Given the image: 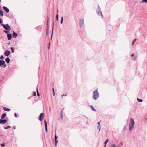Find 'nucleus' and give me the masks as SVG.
Returning <instances> with one entry per match:
<instances>
[{
    "label": "nucleus",
    "instance_id": "nucleus-1",
    "mask_svg": "<svg viewBox=\"0 0 147 147\" xmlns=\"http://www.w3.org/2000/svg\"><path fill=\"white\" fill-rule=\"evenodd\" d=\"M129 126V131H131L133 129L134 127L135 122L134 119L132 118H131Z\"/></svg>",
    "mask_w": 147,
    "mask_h": 147
},
{
    "label": "nucleus",
    "instance_id": "nucleus-2",
    "mask_svg": "<svg viewBox=\"0 0 147 147\" xmlns=\"http://www.w3.org/2000/svg\"><path fill=\"white\" fill-rule=\"evenodd\" d=\"M99 97V93L97 91V90H96L93 91V98L96 100Z\"/></svg>",
    "mask_w": 147,
    "mask_h": 147
},
{
    "label": "nucleus",
    "instance_id": "nucleus-3",
    "mask_svg": "<svg viewBox=\"0 0 147 147\" xmlns=\"http://www.w3.org/2000/svg\"><path fill=\"white\" fill-rule=\"evenodd\" d=\"M1 25L3 26L4 29L7 30L9 31L11 30V28L10 27L8 24H1Z\"/></svg>",
    "mask_w": 147,
    "mask_h": 147
},
{
    "label": "nucleus",
    "instance_id": "nucleus-4",
    "mask_svg": "<svg viewBox=\"0 0 147 147\" xmlns=\"http://www.w3.org/2000/svg\"><path fill=\"white\" fill-rule=\"evenodd\" d=\"M7 66L6 64L5 63V61L3 60H0V66L5 68Z\"/></svg>",
    "mask_w": 147,
    "mask_h": 147
},
{
    "label": "nucleus",
    "instance_id": "nucleus-5",
    "mask_svg": "<svg viewBox=\"0 0 147 147\" xmlns=\"http://www.w3.org/2000/svg\"><path fill=\"white\" fill-rule=\"evenodd\" d=\"M97 14H98V15L100 16L101 15L102 16V18H103V16L102 15V11H101V9L99 5H98V8L97 9Z\"/></svg>",
    "mask_w": 147,
    "mask_h": 147
},
{
    "label": "nucleus",
    "instance_id": "nucleus-6",
    "mask_svg": "<svg viewBox=\"0 0 147 147\" xmlns=\"http://www.w3.org/2000/svg\"><path fill=\"white\" fill-rule=\"evenodd\" d=\"M84 24V20L83 19H81L79 20V25L80 27L83 26Z\"/></svg>",
    "mask_w": 147,
    "mask_h": 147
},
{
    "label": "nucleus",
    "instance_id": "nucleus-7",
    "mask_svg": "<svg viewBox=\"0 0 147 147\" xmlns=\"http://www.w3.org/2000/svg\"><path fill=\"white\" fill-rule=\"evenodd\" d=\"M44 114L43 113H41L39 115V120L40 121H42L43 120Z\"/></svg>",
    "mask_w": 147,
    "mask_h": 147
},
{
    "label": "nucleus",
    "instance_id": "nucleus-8",
    "mask_svg": "<svg viewBox=\"0 0 147 147\" xmlns=\"http://www.w3.org/2000/svg\"><path fill=\"white\" fill-rule=\"evenodd\" d=\"M7 121L6 119H0V124H4Z\"/></svg>",
    "mask_w": 147,
    "mask_h": 147
},
{
    "label": "nucleus",
    "instance_id": "nucleus-9",
    "mask_svg": "<svg viewBox=\"0 0 147 147\" xmlns=\"http://www.w3.org/2000/svg\"><path fill=\"white\" fill-rule=\"evenodd\" d=\"M10 51L9 50L6 51L4 53V55L6 56H8L10 54Z\"/></svg>",
    "mask_w": 147,
    "mask_h": 147
},
{
    "label": "nucleus",
    "instance_id": "nucleus-10",
    "mask_svg": "<svg viewBox=\"0 0 147 147\" xmlns=\"http://www.w3.org/2000/svg\"><path fill=\"white\" fill-rule=\"evenodd\" d=\"M4 10L7 13L9 12V9L5 6H3V7Z\"/></svg>",
    "mask_w": 147,
    "mask_h": 147
},
{
    "label": "nucleus",
    "instance_id": "nucleus-11",
    "mask_svg": "<svg viewBox=\"0 0 147 147\" xmlns=\"http://www.w3.org/2000/svg\"><path fill=\"white\" fill-rule=\"evenodd\" d=\"M49 16H48L47 17V30H48V25L49 22Z\"/></svg>",
    "mask_w": 147,
    "mask_h": 147
},
{
    "label": "nucleus",
    "instance_id": "nucleus-12",
    "mask_svg": "<svg viewBox=\"0 0 147 147\" xmlns=\"http://www.w3.org/2000/svg\"><path fill=\"white\" fill-rule=\"evenodd\" d=\"M7 36L8 39L9 40H11L12 38V34H8Z\"/></svg>",
    "mask_w": 147,
    "mask_h": 147
},
{
    "label": "nucleus",
    "instance_id": "nucleus-13",
    "mask_svg": "<svg viewBox=\"0 0 147 147\" xmlns=\"http://www.w3.org/2000/svg\"><path fill=\"white\" fill-rule=\"evenodd\" d=\"M18 36V34L16 33L14 31H13V38H15L17 37Z\"/></svg>",
    "mask_w": 147,
    "mask_h": 147
},
{
    "label": "nucleus",
    "instance_id": "nucleus-14",
    "mask_svg": "<svg viewBox=\"0 0 147 147\" xmlns=\"http://www.w3.org/2000/svg\"><path fill=\"white\" fill-rule=\"evenodd\" d=\"M6 116V114L5 113H3L2 115V116H1V119H3Z\"/></svg>",
    "mask_w": 147,
    "mask_h": 147
},
{
    "label": "nucleus",
    "instance_id": "nucleus-15",
    "mask_svg": "<svg viewBox=\"0 0 147 147\" xmlns=\"http://www.w3.org/2000/svg\"><path fill=\"white\" fill-rule=\"evenodd\" d=\"M5 60L6 62L7 63H9L10 62V59L9 57H7Z\"/></svg>",
    "mask_w": 147,
    "mask_h": 147
},
{
    "label": "nucleus",
    "instance_id": "nucleus-16",
    "mask_svg": "<svg viewBox=\"0 0 147 147\" xmlns=\"http://www.w3.org/2000/svg\"><path fill=\"white\" fill-rule=\"evenodd\" d=\"M3 109L4 111H9L10 110V109L8 108L5 107H4Z\"/></svg>",
    "mask_w": 147,
    "mask_h": 147
},
{
    "label": "nucleus",
    "instance_id": "nucleus-17",
    "mask_svg": "<svg viewBox=\"0 0 147 147\" xmlns=\"http://www.w3.org/2000/svg\"><path fill=\"white\" fill-rule=\"evenodd\" d=\"M109 140L108 139H107L104 142V146L106 147L107 144Z\"/></svg>",
    "mask_w": 147,
    "mask_h": 147
},
{
    "label": "nucleus",
    "instance_id": "nucleus-18",
    "mask_svg": "<svg viewBox=\"0 0 147 147\" xmlns=\"http://www.w3.org/2000/svg\"><path fill=\"white\" fill-rule=\"evenodd\" d=\"M58 137L57 136H56V130L55 131V140H57V139L58 138Z\"/></svg>",
    "mask_w": 147,
    "mask_h": 147
},
{
    "label": "nucleus",
    "instance_id": "nucleus-19",
    "mask_svg": "<svg viewBox=\"0 0 147 147\" xmlns=\"http://www.w3.org/2000/svg\"><path fill=\"white\" fill-rule=\"evenodd\" d=\"M90 107L92 110L93 111L96 112V110L94 108L92 105H91Z\"/></svg>",
    "mask_w": 147,
    "mask_h": 147
},
{
    "label": "nucleus",
    "instance_id": "nucleus-20",
    "mask_svg": "<svg viewBox=\"0 0 147 147\" xmlns=\"http://www.w3.org/2000/svg\"><path fill=\"white\" fill-rule=\"evenodd\" d=\"M0 15L2 16H3V13L2 10H0Z\"/></svg>",
    "mask_w": 147,
    "mask_h": 147
},
{
    "label": "nucleus",
    "instance_id": "nucleus-21",
    "mask_svg": "<svg viewBox=\"0 0 147 147\" xmlns=\"http://www.w3.org/2000/svg\"><path fill=\"white\" fill-rule=\"evenodd\" d=\"M52 34L53 33V30L54 29V21H53V24H52Z\"/></svg>",
    "mask_w": 147,
    "mask_h": 147
},
{
    "label": "nucleus",
    "instance_id": "nucleus-22",
    "mask_svg": "<svg viewBox=\"0 0 147 147\" xmlns=\"http://www.w3.org/2000/svg\"><path fill=\"white\" fill-rule=\"evenodd\" d=\"M137 100L139 102H142L143 100L142 99H139L138 98H137Z\"/></svg>",
    "mask_w": 147,
    "mask_h": 147
},
{
    "label": "nucleus",
    "instance_id": "nucleus-23",
    "mask_svg": "<svg viewBox=\"0 0 147 147\" xmlns=\"http://www.w3.org/2000/svg\"><path fill=\"white\" fill-rule=\"evenodd\" d=\"M45 124V126H47V122L46 121V120L45 119L44 120Z\"/></svg>",
    "mask_w": 147,
    "mask_h": 147
},
{
    "label": "nucleus",
    "instance_id": "nucleus-24",
    "mask_svg": "<svg viewBox=\"0 0 147 147\" xmlns=\"http://www.w3.org/2000/svg\"><path fill=\"white\" fill-rule=\"evenodd\" d=\"M3 32H4L6 33V34H9V31H8V30H4L3 31Z\"/></svg>",
    "mask_w": 147,
    "mask_h": 147
},
{
    "label": "nucleus",
    "instance_id": "nucleus-25",
    "mask_svg": "<svg viewBox=\"0 0 147 147\" xmlns=\"http://www.w3.org/2000/svg\"><path fill=\"white\" fill-rule=\"evenodd\" d=\"M63 17H61V24H62L63 23Z\"/></svg>",
    "mask_w": 147,
    "mask_h": 147
},
{
    "label": "nucleus",
    "instance_id": "nucleus-26",
    "mask_svg": "<svg viewBox=\"0 0 147 147\" xmlns=\"http://www.w3.org/2000/svg\"><path fill=\"white\" fill-rule=\"evenodd\" d=\"M101 126L100 125H98L97 126V129H99V131H100L101 129Z\"/></svg>",
    "mask_w": 147,
    "mask_h": 147
},
{
    "label": "nucleus",
    "instance_id": "nucleus-27",
    "mask_svg": "<svg viewBox=\"0 0 147 147\" xmlns=\"http://www.w3.org/2000/svg\"><path fill=\"white\" fill-rule=\"evenodd\" d=\"M11 52L12 53H14V48L13 47H11Z\"/></svg>",
    "mask_w": 147,
    "mask_h": 147
},
{
    "label": "nucleus",
    "instance_id": "nucleus-28",
    "mask_svg": "<svg viewBox=\"0 0 147 147\" xmlns=\"http://www.w3.org/2000/svg\"><path fill=\"white\" fill-rule=\"evenodd\" d=\"M11 127V126H8L7 127H4V129H7L8 128H10Z\"/></svg>",
    "mask_w": 147,
    "mask_h": 147
},
{
    "label": "nucleus",
    "instance_id": "nucleus-29",
    "mask_svg": "<svg viewBox=\"0 0 147 147\" xmlns=\"http://www.w3.org/2000/svg\"><path fill=\"white\" fill-rule=\"evenodd\" d=\"M36 92H37V95L38 96H40V94H39V93L38 89H37Z\"/></svg>",
    "mask_w": 147,
    "mask_h": 147
},
{
    "label": "nucleus",
    "instance_id": "nucleus-30",
    "mask_svg": "<svg viewBox=\"0 0 147 147\" xmlns=\"http://www.w3.org/2000/svg\"><path fill=\"white\" fill-rule=\"evenodd\" d=\"M56 21H58V14L57 13L56 15Z\"/></svg>",
    "mask_w": 147,
    "mask_h": 147
},
{
    "label": "nucleus",
    "instance_id": "nucleus-31",
    "mask_svg": "<svg viewBox=\"0 0 147 147\" xmlns=\"http://www.w3.org/2000/svg\"><path fill=\"white\" fill-rule=\"evenodd\" d=\"M52 90H53V96H54L55 95V92H54V89L53 88H52Z\"/></svg>",
    "mask_w": 147,
    "mask_h": 147
},
{
    "label": "nucleus",
    "instance_id": "nucleus-32",
    "mask_svg": "<svg viewBox=\"0 0 147 147\" xmlns=\"http://www.w3.org/2000/svg\"><path fill=\"white\" fill-rule=\"evenodd\" d=\"M110 147H117V146L115 144H111V145Z\"/></svg>",
    "mask_w": 147,
    "mask_h": 147
},
{
    "label": "nucleus",
    "instance_id": "nucleus-33",
    "mask_svg": "<svg viewBox=\"0 0 147 147\" xmlns=\"http://www.w3.org/2000/svg\"><path fill=\"white\" fill-rule=\"evenodd\" d=\"M136 40H137L136 39H135L134 40V41H133L132 43V45H134V43L135 42V41Z\"/></svg>",
    "mask_w": 147,
    "mask_h": 147
},
{
    "label": "nucleus",
    "instance_id": "nucleus-34",
    "mask_svg": "<svg viewBox=\"0 0 147 147\" xmlns=\"http://www.w3.org/2000/svg\"><path fill=\"white\" fill-rule=\"evenodd\" d=\"M55 146H57V144L58 142V141L57 140H55Z\"/></svg>",
    "mask_w": 147,
    "mask_h": 147
},
{
    "label": "nucleus",
    "instance_id": "nucleus-35",
    "mask_svg": "<svg viewBox=\"0 0 147 147\" xmlns=\"http://www.w3.org/2000/svg\"><path fill=\"white\" fill-rule=\"evenodd\" d=\"M33 95L34 96H35L36 95V93L34 91L33 92Z\"/></svg>",
    "mask_w": 147,
    "mask_h": 147
},
{
    "label": "nucleus",
    "instance_id": "nucleus-36",
    "mask_svg": "<svg viewBox=\"0 0 147 147\" xmlns=\"http://www.w3.org/2000/svg\"><path fill=\"white\" fill-rule=\"evenodd\" d=\"M142 2H145V3H146L147 2V0H142Z\"/></svg>",
    "mask_w": 147,
    "mask_h": 147
},
{
    "label": "nucleus",
    "instance_id": "nucleus-37",
    "mask_svg": "<svg viewBox=\"0 0 147 147\" xmlns=\"http://www.w3.org/2000/svg\"><path fill=\"white\" fill-rule=\"evenodd\" d=\"M1 146H5V143H3V144H1Z\"/></svg>",
    "mask_w": 147,
    "mask_h": 147
},
{
    "label": "nucleus",
    "instance_id": "nucleus-38",
    "mask_svg": "<svg viewBox=\"0 0 147 147\" xmlns=\"http://www.w3.org/2000/svg\"><path fill=\"white\" fill-rule=\"evenodd\" d=\"M45 130H46V132H47L48 131V130H47V126H45Z\"/></svg>",
    "mask_w": 147,
    "mask_h": 147
},
{
    "label": "nucleus",
    "instance_id": "nucleus-39",
    "mask_svg": "<svg viewBox=\"0 0 147 147\" xmlns=\"http://www.w3.org/2000/svg\"><path fill=\"white\" fill-rule=\"evenodd\" d=\"M3 58H4V57H3V56L2 55L0 56V59H3Z\"/></svg>",
    "mask_w": 147,
    "mask_h": 147
},
{
    "label": "nucleus",
    "instance_id": "nucleus-40",
    "mask_svg": "<svg viewBox=\"0 0 147 147\" xmlns=\"http://www.w3.org/2000/svg\"><path fill=\"white\" fill-rule=\"evenodd\" d=\"M101 122V121H100L99 122H98V125H100V123Z\"/></svg>",
    "mask_w": 147,
    "mask_h": 147
},
{
    "label": "nucleus",
    "instance_id": "nucleus-41",
    "mask_svg": "<svg viewBox=\"0 0 147 147\" xmlns=\"http://www.w3.org/2000/svg\"><path fill=\"white\" fill-rule=\"evenodd\" d=\"M64 109V108H63V109H62V110H61V116L62 115H63V114H62V112H63V110Z\"/></svg>",
    "mask_w": 147,
    "mask_h": 147
},
{
    "label": "nucleus",
    "instance_id": "nucleus-42",
    "mask_svg": "<svg viewBox=\"0 0 147 147\" xmlns=\"http://www.w3.org/2000/svg\"><path fill=\"white\" fill-rule=\"evenodd\" d=\"M3 22L2 19L1 18H0V24H1Z\"/></svg>",
    "mask_w": 147,
    "mask_h": 147
},
{
    "label": "nucleus",
    "instance_id": "nucleus-43",
    "mask_svg": "<svg viewBox=\"0 0 147 147\" xmlns=\"http://www.w3.org/2000/svg\"><path fill=\"white\" fill-rule=\"evenodd\" d=\"M17 114H16V113H14V116L15 117H17Z\"/></svg>",
    "mask_w": 147,
    "mask_h": 147
},
{
    "label": "nucleus",
    "instance_id": "nucleus-44",
    "mask_svg": "<svg viewBox=\"0 0 147 147\" xmlns=\"http://www.w3.org/2000/svg\"><path fill=\"white\" fill-rule=\"evenodd\" d=\"M67 96V94H63V95H61V96H62V97H63V96Z\"/></svg>",
    "mask_w": 147,
    "mask_h": 147
},
{
    "label": "nucleus",
    "instance_id": "nucleus-45",
    "mask_svg": "<svg viewBox=\"0 0 147 147\" xmlns=\"http://www.w3.org/2000/svg\"><path fill=\"white\" fill-rule=\"evenodd\" d=\"M50 43L49 42V46H48V49H50Z\"/></svg>",
    "mask_w": 147,
    "mask_h": 147
},
{
    "label": "nucleus",
    "instance_id": "nucleus-46",
    "mask_svg": "<svg viewBox=\"0 0 147 147\" xmlns=\"http://www.w3.org/2000/svg\"><path fill=\"white\" fill-rule=\"evenodd\" d=\"M125 128H126V126H125L124 128H123V130H124L125 129Z\"/></svg>",
    "mask_w": 147,
    "mask_h": 147
},
{
    "label": "nucleus",
    "instance_id": "nucleus-47",
    "mask_svg": "<svg viewBox=\"0 0 147 147\" xmlns=\"http://www.w3.org/2000/svg\"><path fill=\"white\" fill-rule=\"evenodd\" d=\"M134 55L133 54H132L131 55V57H133Z\"/></svg>",
    "mask_w": 147,
    "mask_h": 147
},
{
    "label": "nucleus",
    "instance_id": "nucleus-48",
    "mask_svg": "<svg viewBox=\"0 0 147 147\" xmlns=\"http://www.w3.org/2000/svg\"><path fill=\"white\" fill-rule=\"evenodd\" d=\"M61 119H62L63 118V115H62L61 116Z\"/></svg>",
    "mask_w": 147,
    "mask_h": 147
},
{
    "label": "nucleus",
    "instance_id": "nucleus-49",
    "mask_svg": "<svg viewBox=\"0 0 147 147\" xmlns=\"http://www.w3.org/2000/svg\"><path fill=\"white\" fill-rule=\"evenodd\" d=\"M120 144H121V146L123 145V144H122V143H121H121H120Z\"/></svg>",
    "mask_w": 147,
    "mask_h": 147
},
{
    "label": "nucleus",
    "instance_id": "nucleus-50",
    "mask_svg": "<svg viewBox=\"0 0 147 147\" xmlns=\"http://www.w3.org/2000/svg\"><path fill=\"white\" fill-rule=\"evenodd\" d=\"M10 44V42H9V43H8V45H9V44Z\"/></svg>",
    "mask_w": 147,
    "mask_h": 147
},
{
    "label": "nucleus",
    "instance_id": "nucleus-51",
    "mask_svg": "<svg viewBox=\"0 0 147 147\" xmlns=\"http://www.w3.org/2000/svg\"><path fill=\"white\" fill-rule=\"evenodd\" d=\"M57 13L58 12V10H57Z\"/></svg>",
    "mask_w": 147,
    "mask_h": 147
},
{
    "label": "nucleus",
    "instance_id": "nucleus-52",
    "mask_svg": "<svg viewBox=\"0 0 147 147\" xmlns=\"http://www.w3.org/2000/svg\"><path fill=\"white\" fill-rule=\"evenodd\" d=\"M13 128H14V129H15V128H16L15 127H13Z\"/></svg>",
    "mask_w": 147,
    "mask_h": 147
},
{
    "label": "nucleus",
    "instance_id": "nucleus-53",
    "mask_svg": "<svg viewBox=\"0 0 147 147\" xmlns=\"http://www.w3.org/2000/svg\"><path fill=\"white\" fill-rule=\"evenodd\" d=\"M88 122H87L86 123V124H88Z\"/></svg>",
    "mask_w": 147,
    "mask_h": 147
},
{
    "label": "nucleus",
    "instance_id": "nucleus-54",
    "mask_svg": "<svg viewBox=\"0 0 147 147\" xmlns=\"http://www.w3.org/2000/svg\"><path fill=\"white\" fill-rule=\"evenodd\" d=\"M1 0H0V2H1Z\"/></svg>",
    "mask_w": 147,
    "mask_h": 147
},
{
    "label": "nucleus",
    "instance_id": "nucleus-55",
    "mask_svg": "<svg viewBox=\"0 0 147 147\" xmlns=\"http://www.w3.org/2000/svg\"><path fill=\"white\" fill-rule=\"evenodd\" d=\"M104 147H105V146H104Z\"/></svg>",
    "mask_w": 147,
    "mask_h": 147
}]
</instances>
